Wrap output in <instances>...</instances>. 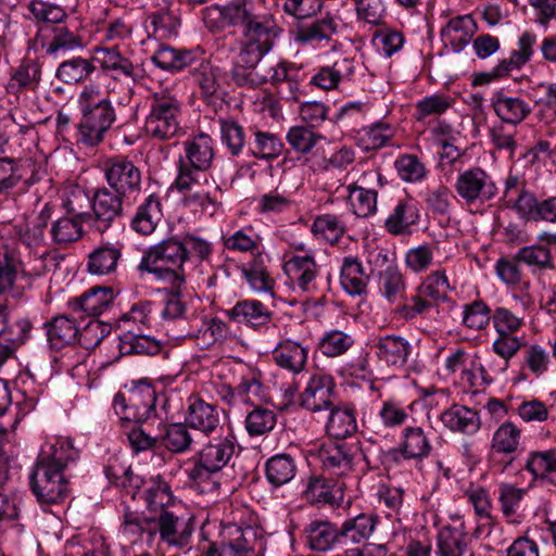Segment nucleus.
Here are the masks:
<instances>
[{
  "label": "nucleus",
  "mask_w": 556,
  "mask_h": 556,
  "mask_svg": "<svg viewBox=\"0 0 556 556\" xmlns=\"http://www.w3.org/2000/svg\"><path fill=\"white\" fill-rule=\"evenodd\" d=\"M354 343L353 338L341 330H330L319 339L318 349L327 357L343 355Z\"/></svg>",
  "instance_id": "nucleus-62"
},
{
  "label": "nucleus",
  "mask_w": 556,
  "mask_h": 556,
  "mask_svg": "<svg viewBox=\"0 0 556 556\" xmlns=\"http://www.w3.org/2000/svg\"><path fill=\"white\" fill-rule=\"evenodd\" d=\"M150 111L146 117L144 129L148 136L168 140L181 130V102L168 90L151 94Z\"/></svg>",
  "instance_id": "nucleus-7"
},
{
  "label": "nucleus",
  "mask_w": 556,
  "mask_h": 556,
  "mask_svg": "<svg viewBox=\"0 0 556 556\" xmlns=\"http://www.w3.org/2000/svg\"><path fill=\"white\" fill-rule=\"evenodd\" d=\"M296 469L294 457L288 453L276 454L264 465L265 478L275 488L289 483L295 477Z\"/></svg>",
  "instance_id": "nucleus-40"
},
{
  "label": "nucleus",
  "mask_w": 556,
  "mask_h": 556,
  "mask_svg": "<svg viewBox=\"0 0 556 556\" xmlns=\"http://www.w3.org/2000/svg\"><path fill=\"white\" fill-rule=\"evenodd\" d=\"M29 483L40 505L60 504L70 494L65 472L37 462L33 468Z\"/></svg>",
  "instance_id": "nucleus-12"
},
{
  "label": "nucleus",
  "mask_w": 556,
  "mask_h": 556,
  "mask_svg": "<svg viewBox=\"0 0 556 556\" xmlns=\"http://www.w3.org/2000/svg\"><path fill=\"white\" fill-rule=\"evenodd\" d=\"M283 149L282 141L274 134L256 130L254 140L250 143V150L255 157L275 159L280 155Z\"/></svg>",
  "instance_id": "nucleus-61"
},
{
  "label": "nucleus",
  "mask_w": 556,
  "mask_h": 556,
  "mask_svg": "<svg viewBox=\"0 0 556 556\" xmlns=\"http://www.w3.org/2000/svg\"><path fill=\"white\" fill-rule=\"evenodd\" d=\"M187 421L172 422L159 429L160 445L175 454H182L191 450L193 438Z\"/></svg>",
  "instance_id": "nucleus-44"
},
{
  "label": "nucleus",
  "mask_w": 556,
  "mask_h": 556,
  "mask_svg": "<svg viewBox=\"0 0 556 556\" xmlns=\"http://www.w3.org/2000/svg\"><path fill=\"white\" fill-rule=\"evenodd\" d=\"M454 189L467 204L488 202L497 193V187L491 175L478 166L459 173Z\"/></svg>",
  "instance_id": "nucleus-15"
},
{
  "label": "nucleus",
  "mask_w": 556,
  "mask_h": 556,
  "mask_svg": "<svg viewBox=\"0 0 556 556\" xmlns=\"http://www.w3.org/2000/svg\"><path fill=\"white\" fill-rule=\"evenodd\" d=\"M517 260L526 265L534 277L556 270V261L548 245L534 243L517 251Z\"/></svg>",
  "instance_id": "nucleus-27"
},
{
  "label": "nucleus",
  "mask_w": 556,
  "mask_h": 556,
  "mask_svg": "<svg viewBox=\"0 0 556 556\" xmlns=\"http://www.w3.org/2000/svg\"><path fill=\"white\" fill-rule=\"evenodd\" d=\"M392 138V129L389 124L378 122L369 127H364L357 137V144L364 151L378 150L389 143Z\"/></svg>",
  "instance_id": "nucleus-53"
},
{
  "label": "nucleus",
  "mask_w": 556,
  "mask_h": 556,
  "mask_svg": "<svg viewBox=\"0 0 556 556\" xmlns=\"http://www.w3.org/2000/svg\"><path fill=\"white\" fill-rule=\"evenodd\" d=\"M186 262L187 252L182 237L174 236L151 247L138 268L152 274L159 280L169 282L174 289H179L185 283Z\"/></svg>",
  "instance_id": "nucleus-3"
},
{
  "label": "nucleus",
  "mask_w": 556,
  "mask_h": 556,
  "mask_svg": "<svg viewBox=\"0 0 556 556\" xmlns=\"http://www.w3.org/2000/svg\"><path fill=\"white\" fill-rule=\"evenodd\" d=\"M242 275L254 291L273 294L274 280L263 264L262 255L254 256L249 264L244 265Z\"/></svg>",
  "instance_id": "nucleus-54"
},
{
  "label": "nucleus",
  "mask_w": 556,
  "mask_h": 556,
  "mask_svg": "<svg viewBox=\"0 0 556 556\" xmlns=\"http://www.w3.org/2000/svg\"><path fill=\"white\" fill-rule=\"evenodd\" d=\"M378 359L389 367L403 369L413 354L412 343L402 336L387 334L375 343Z\"/></svg>",
  "instance_id": "nucleus-19"
},
{
  "label": "nucleus",
  "mask_w": 556,
  "mask_h": 556,
  "mask_svg": "<svg viewBox=\"0 0 556 556\" xmlns=\"http://www.w3.org/2000/svg\"><path fill=\"white\" fill-rule=\"evenodd\" d=\"M96 66L91 60L74 56L63 60L55 71V78L65 85H77L88 80Z\"/></svg>",
  "instance_id": "nucleus-43"
},
{
  "label": "nucleus",
  "mask_w": 556,
  "mask_h": 556,
  "mask_svg": "<svg viewBox=\"0 0 556 556\" xmlns=\"http://www.w3.org/2000/svg\"><path fill=\"white\" fill-rule=\"evenodd\" d=\"M382 186V175L374 169L364 172L355 181L349 184L345 188L351 212L359 218L375 215L378 188Z\"/></svg>",
  "instance_id": "nucleus-13"
},
{
  "label": "nucleus",
  "mask_w": 556,
  "mask_h": 556,
  "mask_svg": "<svg viewBox=\"0 0 556 556\" xmlns=\"http://www.w3.org/2000/svg\"><path fill=\"white\" fill-rule=\"evenodd\" d=\"M81 119L77 125V143L96 147L116 119V113L108 97L94 86H86L79 94Z\"/></svg>",
  "instance_id": "nucleus-1"
},
{
  "label": "nucleus",
  "mask_w": 556,
  "mask_h": 556,
  "mask_svg": "<svg viewBox=\"0 0 556 556\" xmlns=\"http://www.w3.org/2000/svg\"><path fill=\"white\" fill-rule=\"evenodd\" d=\"M453 105V100L444 94H431L416 102L415 118L417 122H426L430 116H441Z\"/></svg>",
  "instance_id": "nucleus-59"
},
{
  "label": "nucleus",
  "mask_w": 556,
  "mask_h": 556,
  "mask_svg": "<svg viewBox=\"0 0 556 556\" xmlns=\"http://www.w3.org/2000/svg\"><path fill=\"white\" fill-rule=\"evenodd\" d=\"M306 544L316 552L332 549L341 539L339 529L329 521L314 520L305 528Z\"/></svg>",
  "instance_id": "nucleus-38"
},
{
  "label": "nucleus",
  "mask_w": 556,
  "mask_h": 556,
  "mask_svg": "<svg viewBox=\"0 0 556 556\" xmlns=\"http://www.w3.org/2000/svg\"><path fill=\"white\" fill-rule=\"evenodd\" d=\"M41 81V64L35 59H24L12 73L7 91L11 94L35 91Z\"/></svg>",
  "instance_id": "nucleus-33"
},
{
  "label": "nucleus",
  "mask_w": 556,
  "mask_h": 556,
  "mask_svg": "<svg viewBox=\"0 0 556 556\" xmlns=\"http://www.w3.org/2000/svg\"><path fill=\"white\" fill-rule=\"evenodd\" d=\"M342 488L323 477H311L303 492L304 498L311 504L334 505L342 497Z\"/></svg>",
  "instance_id": "nucleus-47"
},
{
  "label": "nucleus",
  "mask_w": 556,
  "mask_h": 556,
  "mask_svg": "<svg viewBox=\"0 0 556 556\" xmlns=\"http://www.w3.org/2000/svg\"><path fill=\"white\" fill-rule=\"evenodd\" d=\"M31 324L26 318H20L11 323L7 305H0V337L4 336L7 341L14 344H22L27 339Z\"/></svg>",
  "instance_id": "nucleus-55"
},
{
  "label": "nucleus",
  "mask_w": 556,
  "mask_h": 556,
  "mask_svg": "<svg viewBox=\"0 0 556 556\" xmlns=\"http://www.w3.org/2000/svg\"><path fill=\"white\" fill-rule=\"evenodd\" d=\"M378 523V517L374 514H359L343 521L339 532L341 539L353 544H359L368 540Z\"/></svg>",
  "instance_id": "nucleus-46"
},
{
  "label": "nucleus",
  "mask_w": 556,
  "mask_h": 556,
  "mask_svg": "<svg viewBox=\"0 0 556 556\" xmlns=\"http://www.w3.org/2000/svg\"><path fill=\"white\" fill-rule=\"evenodd\" d=\"M45 326L47 328L48 341L52 349L61 350L77 342L79 326L75 317L60 315Z\"/></svg>",
  "instance_id": "nucleus-34"
},
{
  "label": "nucleus",
  "mask_w": 556,
  "mask_h": 556,
  "mask_svg": "<svg viewBox=\"0 0 556 556\" xmlns=\"http://www.w3.org/2000/svg\"><path fill=\"white\" fill-rule=\"evenodd\" d=\"M521 430L511 421H505L494 431L491 450L496 454L514 455L521 446Z\"/></svg>",
  "instance_id": "nucleus-49"
},
{
  "label": "nucleus",
  "mask_w": 556,
  "mask_h": 556,
  "mask_svg": "<svg viewBox=\"0 0 556 556\" xmlns=\"http://www.w3.org/2000/svg\"><path fill=\"white\" fill-rule=\"evenodd\" d=\"M229 320L244 324L253 329L267 326L273 318V312L258 300H242L225 312Z\"/></svg>",
  "instance_id": "nucleus-20"
},
{
  "label": "nucleus",
  "mask_w": 556,
  "mask_h": 556,
  "mask_svg": "<svg viewBox=\"0 0 556 556\" xmlns=\"http://www.w3.org/2000/svg\"><path fill=\"white\" fill-rule=\"evenodd\" d=\"M528 493L525 488H519L509 482H501L497 486V501L504 518L508 522L518 523L521 518L522 503Z\"/></svg>",
  "instance_id": "nucleus-37"
},
{
  "label": "nucleus",
  "mask_w": 556,
  "mask_h": 556,
  "mask_svg": "<svg viewBox=\"0 0 556 556\" xmlns=\"http://www.w3.org/2000/svg\"><path fill=\"white\" fill-rule=\"evenodd\" d=\"M245 429L251 437H260L269 433L277 424V415L274 410L255 406L245 417Z\"/></svg>",
  "instance_id": "nucleus-57"
},
{
  "label": "nucleus",
  "mask_w": 556,
  "mask_h": 556,
  "mask_svg": "<svg viewBox=\"0 0 556 556\" xmlns=\"http://www.w3.org/2000/svg\"><path fill=\"white\" fill-rule=\"evenodd\" d=\"M226 23L228 26L242 27L241 43L276 42L281 29L273 15L263 12L254 0H233L226 4Z\"/></svg>",
  "instance_id": "nucleus-2"
},
{
  "label": "nucleus",
  "mask_w": 556,
  "mask_h": 556,
  "mask_svg": "<svg viewBox=\"0 0 556 556\" xmlns=\"http://www.w3.org/2000/svg\"><path fill=\"white\" fill-rule=\"evenodd\" d=\"M345 231V222L334 214H323L315 218L312 232L330 243L338 242Z\"/></svg>",
  "instance_id": "nucleus-58"
},
{
  "label": "nucleus",
  "mask_w": 556,
  "mask_h": 556,
  "mask_svg": "<svg viewBox=\"0 0 556 556\" xmlns=\"http://www.w3.org/2000/svg\"><path fill=\"white\" fill-rule=\"evenodd\" d=\"M152 426L150 421L139 422L126 432L134 453L151 451L160 444L159 428L155 430Z\"/></svg>",
  "instance_id": "nucleus-51"
},
{
  "label": "nucleus",
  "mask_w": 556,
  "mask_h": 556,
  "mask_svg": "<svg viewBox=\"0 0 556 556\" xmlns=\"http://www.w3.org/2000/svg\"><path fill=\"white\" fill-rule=\"evenodd\" d=\"M52 217V206L47 203L39 214L16 225L18 240L27 248H38L45 243V230Z\"/></svg>",
  "instance_id": "nucleus-35"
},
{
  "label": "nucleus",
  "mask_w": 556,
  "mask_h": 556,
  "mask_svg": "<svg viewBox=\"0 0 556 556\" xmlns=\"http://www.w3.org/2000/svg\"><path fill=\"white\" fill-rule=\"evenodd\" d=\"M336 401L334 380L331 376L324 374L313 375L300 397L301 406L312 413L328 410Z\"/></svg>",
  "instance_id": "nucleus-17"
},
{
  "label": "nucleus",
  "mask_w": 556,
  "mask_h": 556,
  "mask_svg": "<svg viewBox=\"0 0 556 556\" xmlns=\"http://www.w3.org/2000/svg\"><path fill=\"white\" fill-rule=\"evenodd\" d=\"M222 535V541L210 544L205 556H264L266 538L258 528L227 525Z\"/></svg>",
  "instance_id": "nucleus-8"
},
{
  "label": "nucleus",
  "mask_w": 556,
  "mask_h": 556,
  "mask_svg": "<svg viewBox=\"0 0 556 556\" xmlns=\"http://www.w3.org/2000/svg\"><path fill=\"white\" fill-rule=\"evenodd\" d=\"M193 530L190 519L177 515L174 510H162L159 515H153L150 536L159 533L161 541L168 546L185 548L190 543Z\"/></svg>",
  "instance_id": "nucleus-16"
},
{
  "label": "nucleus",
  "mask_w": 556,
  "mask_h": 556,
  "mask_svg": "<svg viewBox=\"0 0 556 556\" xmlns=\"http://www.w3.org/2000/svg\"><path fill=\"white\" fill-rule=\"evenodd\" d=\"M185 420L191 429L200 431L206 437L217 432L218 430H223L217 406L207 403L200 397L189 399Z\"/></svg>",
  "instance_id": "nucleus-18"
},
{
  "label": "nucleus",
  "mask_w": 556,
  "mask_h": 556,
  "mask_svg": "<svg viewBox=\"0 0 556 556\" xmlns=\"http://www.w3.org/2000/svg\"><path fill=\"white\" fill-rule=\"evenodd\" d=\"M431 443L420 427H406L402 432V441L397 448L390 451V454L397 459L401 454L404 459L422 460L430 455Z\"/></svg>",
  "instance_id": "nucleus-25"
},
{
  "label": "nucleus",
  "mask_w": 556,
  "mask_h": 556,
  "mask_svg": "<svg viewBox=\"0 0 556 556\" xmlns=\"http://www.w3.org/2000/svg\"><path fill=\"white\" fill-rule=\"evenodd\" d=\"M52 34L50 41L42 45L48 56L64 59L68 53L83 50L85 47L83 37L67 26H55Z\"/></svg>",
  "instance_id": "nucleus-32"
},
{
  "label": "nucleus",
  "mask_w": 556,
  "mask_h": 556,
  "mask_svg": "<svg viewBox=\"0 0 556 556\" xmlns=\"http://www.w3.org/2000/svg\"><path fill=\"white\" fill-rule=\"evenodd\" d=\"M193 77L198 84L201 94L205 98L214 96L219 84L217 80V68L213 67L208 62L204 61L198 53V62L193 64Z\"/></svg>",
  "instance_id": "nucleus-60"
},
{
  "label": "nucleus",
  "mask_w": 556,
  "mask_h": 556,
  "mask_svg": "<svg viewBox=\"0 0 556 556\" xmlns=\"http://www.w3.org/2000/svg\"><path fill=\"white\" fill-rule=\"evenodd\" d=\"M143 498L150 515H159L162 510H172L174 503L170 486L161 479L152 480L143 490Z\"/></svg>",
  "instance_id": "nucleus-50"
},
{
  "label": "nucleus",
  "mask_w": 556,
  "mask_h": 556,
  "mask_svg": "<svg viewBox=\"0 0 556 556\" xmlns=\"http://www.w3.org/2000/svg\"><path fill=\"white\" fill-rule=\"evenodd\" d=\"M275 46V42L241 43L230 70L231 81L240 88L256 89L268 83V75L260 68V63Z\"/></svg>",
  "instance_id": "nucleus-9"
},
{
  "label": "nucleus",
  "mask_w": 556,
  "mask_h": 556,
  "mask_svg": "<svg viewBox=\"0 0 556 556\" xmlns=\"http://www.w3.org/2000/svg\"><path fill=\"white\" fill-rule=\"evenodd\" d=\"M121 243L103 244L89 255L88 269L94 275H108L115 271L122 256Z\"/></svg>",
  "instance_id": "nucleus-48"
},
{
  "label": "nucleus",
  "mask_w": 556,
  "mask_h": 556,
  "mask_svg": "<svg viewBox=\"0 0 556 556\" xmlns=\"http://www.w3.org/2000/svg\"><path fill=\"white\" fill-rule=\"evenodd\" d=\"M495 114L503 123L518 125L531 113V106L519 97L507 96L504 91H496L491 99Z\"/></svg>",
  "instance_id": "nucleus-28"
},
{
  "label": "nucleus",
  "mask_w": 556,
  "mask_h": 556,
  "mask_svg": "<svg viewBox=\"0 0 556 556\" xmlns=\"http://www.w3.org/2000/svg\"><path fill=\"white\" fill-rule=\"evenodd\" d=\"M261 241L262 238L252 227H245L225 238L224 245L230 251L250 252L254 257L258 254L262 255L260 251Z\"/></svg>",
  "instance_id": "nucleus-56"
},
{
  "label": "nucleus",
  "mask_w": 556,
  "mask_h": 556,
  "mask_svg": "<svg viewBox=\"0 0 556 556\" xmlns=\"http://www.w3.org/2000/svg\"><path fill=\"white\" fill-rule=\"evenodd\" d=\"M130 202L112 189L98 188L92 197V216L90 227L100 233H104L112 227L122 226L124 203Z\"/></svg>",
  "instance_id": "nucleus-14"
},
{
  "label": "nucleus",
  "mask_w": 556,
  "mask_h": 556,
  "mask_svg": "<svg viewBox=\"0 0 556 556\" xmlns=\"http://www.w3.org/2000/svg\"><path fill=\"white\" fill-rule=\"evenodd\" d=\"M151 60L163 71L179 72L195 64L198 62V53L162 45L153 53Z\"/></svg>",
  "instance_id": "nucleus-41"
},
{
  "label": "nucleus",
  "mask_w": 556,
  "mask_h": 556,
  "mask_svg": "<svg viewBox=\"0 0 556 556\" xmlns=\"http://www.w3.org/2000/svg\"><path fill=\"white\" fill-rule=\"evenodd\" d=\"M162 217L161 198L156 193H151L138 205L130 226L138 233L150 235L155 230Z\"/></svg>",
  "instance_id": "nucleus-31"
},
{
  "label": "nucleus",
  "mask_w": 556,
  "mask_h": 556,
  "mask_svg": "<svg viewBox=\"0 0 556 556\" xmlns=\"http://www.w3.org/2000/svg\"><path fill=\"white\" fill-rule=\"evenodd\" d=\"M525 468L533 479H544L548 473L556 472V452L547 450L529 453Z\"/></svg>",
  "instance_id": "nucleus-64"
},
{
  "label": "nucleus",
  "mask_w": 556,
  "mask_h": 556,
  "mask_svg": "<svg viewBox=\"0 0 556 556\" xmlns=\"http://www.w3.org/2000/svg\"><path fill=\"white\" fill-rule=\"evenodd\" d=\"M273 356L279 367L299 374L305 368L308 349L298 342L286 340L276 346Z\"/></svg>",
  "instance_id": "nucleus-42"
},
{
  "label": "nucleus",
  "mask_w": 556,
  "mask_h": 556,
  "mask_svg": "<svg viewBox=\"0 0 556 556\" xmlns=\"http://www.w3.org/2000/svg\"><path fill=\"white\" fill-rule=\"evenodd\" d=\"M440 420L445 428L453 432L472 434L480 429L478 412L459 404H454L443 410Z\"/></svg>",
  "instance_id": "nucleus-30"
},
{
  "label": "nucleus",
  "mask_w": 556,
  "mask_h": 556,
  "mask_svg": "<svg viewBox=\"0 0 556 556\" xmlns=\"http://www.w3.org/2000/svg\"><path fill=\"white\" fill-rule=\"evenodd\" d=\"M419 219V210L412 200H399L387 217L384 228L393 236H408Z\"/></svg>",
  "instance_id": "nucleus-23"
},
{
  "label": "nucleus",
  "mask_w": 556,
  "mask_h": 556,
  "mask_svg": "<svg viewBox=\"0 0 556 556\" xmlns=\"http://www.w3.org/2000/svg\"><path fill=\"white\" fill-rule=\"evenodd\" d=\"M236 438L227 431L211 440L198 453L195 464L188 470V477L198 484H210V490H217L220 483L215 480L236 453Z\"/></svg>",
  "instance_id": "nucleus-5"
},
{
  "label": "nucleus",
  "mask_w": 556,
  "mask_h": 556,
  "mask_svg": "<svg viewBox=\"0 0 556 556\" xmlns=\"http://www.w3.org/2000/svg\"><path fill=\"white\" fill-rule=\"evenodd\" d=\"M185 155L179 157L175 187L180 192L190 191L198 182V174L207 172L213 164L215 152L211 136L200 132L184 142Z\"/></svg>",
  "instance_id": "nucleus-6"
},
{
  "label": "nucleus",
  "mask_w": 556,
  "mask_h": 556,
  "mask_svg": "<svg viewBox=\"0 0 556 556\" xmlns=\"http://www.w3.org/2000/svg\"><path fill=\"white\" fill-rule=\"evenodd\" d=\"M114 298L111 287H93L80 296L70 300L68 307L78 317L81 313L88 316H99L112 305Z\"/></svg>",
  "instance_id": "nucleus-21"
},
{
  "label": "nucleus",
  "mask_w": 556,
  "mask_h": 556,
  "mask_svg": "<svg viewBox=\"0 0 556 556\" xmlns=\"http://www.w3.org/2000/svg\"><path fill=\"white\" fill-rule=\"evenodd\" d=\"M156 392L152 384L139 382L128 392V397L117 393L113 400L114 410L123 421L146 422L156 415Z\"/></svg>",
  "instance_id": "nucleus-11"
},
{
  "label": "nucleus",
  "mask_w": 556,
  "mask_h": 556,
  "mask_svg": "<svg viewBox=\"0 0 556 556\" xmlns=\"http://www.w3.org/2000/svg\"><path fill=\"white\" fill-rule=\"evenodd\" d=\"M369 276L362 262L355 256H345L340 270V283L350 295H362L367 291Z\"/></svg>",
  "instance_id": "nucleus-36"
},
{
  "label": "nucleus",
  "mask_w": 556,
  "mask_h": 556,
  "mask_svg": "<svg viewBox=\"0 0 556 556\" xmlns=\"http://www.w3.org/2000/svg\"><path fill=\"white\" fill-rule=\"evenodd\" d=\"M118 351L121 355H155L161 351V345L149 336L129 331L119 337Z\"/></svg>",
  "instance_id": "nucleus-52"
},
{
  "label": "nucleus",
  "mask_w": 556,
  "mask_h": 556,
  "mask_svg": "<svg viewBox=\"0 0 556 556\" xmlns=\"http://www.w3.org/2000/svg\"><path fill=\"white\" fill-rule=\"evenodd\" d=\"M338 24L334 18L327 15L308 24H300L295 28V41L302 43L330 41L337 33Z\"/></svg>",
  "instance_id": "nucleus-45"
},
{
  "label": "nucleus",
  "mask_w": 556,
  "mask_h": 556,
  "mask_svg": "<svg viewBox=\"0 0 556 556\" xmlns=\"http://www.w3.org/2000/svg\"><path fill=\"white\" fill-rule=\"evenodd\" d=\"M374 444L361 446L342 441H329L318 448V459L325 472L336 477H346L357 470L361 462L365 467L361 471L378 468L379 457H374Z\"/></svg>",
  "instance_id": "nucleus-4"
},
{
  "label": "nucleus",
  "mask_w": 556,
  "mask_h": 556,
  "mask_svg": "<svg viewBox=\"0 0 556 556\" xmlns=\"http://www.w3.org/2000/svg\"><path fill=\"white\" fill-rule=\"evenodd\" d=\"M285 270L302 291L309 292L316 289L318 266L313 254L293 255L286 262Z\"/></svg>",
  "instance_id": "nucleus-26"
},
{
  "label": "nucleus",
  "mask_w": 556,
  "mask_h": 556,
  "mask_svg": "<svg viewBox=\"0 0 556 556\" xmlns=\"http://www.w3.org/2000/svg\"><path fill=\"white\" fill-rule=\"evenodd\" d=\"M103 174L108 189L135 201L142 190V172L126 156L115 155L103 163Z\"/></svg>",
  "instance_id": "nucleus-10"
},
{
  "label": "nucleus",
  "mask_w": 556,
  "mask_h": 556,
  "mask_svg": "<svg viewBox=\"0 0 556 556\" xmlns=\"http://www.w3.org/2000/svg\"><path fill=\"white\" fill-rule=\"evenodd\" d=\"M469 538L465 522L459 518L444 526L438 533V556H465Z\"/></svg>",
  "instance_id": "nucleus-22"
},
{
  "label": "nucleus",
  "mask_w": 556,
  "mask_h": 556,
  "mask_svg": "<svg viewBox=\"0 0 556 556\" xmlns=\"http://www.w3.org/2000/svg\"><path fill=\"white\" fill-rule=\"evenodd\" d=\"M79 458V451L74 446L70 438H58L47 450H42L37 463L49 465L65 472L67 468L76 464Z\"/></svg>",
  "instance_id": "nucleus-24"
},
{
  "label": "nucleus",
  "mask_w": 556,
  "mask_h": 556,
  "mask_svg": "<svg viewBox=\"0 0 556 556\" xmlns=\"http://www.w3.org/2000/svg\"><path fill=\"white\" fill-rule=\"evenodd\" d=\"M476 29L477 25L471 15H459L451 18L441 29V38L454 52H460L469 43Z\"/></svg>",
  "instance_id": "nucleus-29"
},
{
  "label": "nucleus",
  "mask_w": 556,
  "mask_h": 556,
  "mask_svg": "<svg viewBox=\"0 0 556 556\" xmlns=\"http://www.w3.org/2000/svg\"><path fill=\"white\" fill-rule=\"evenodd\" d=\"M329 416L326 422V431L336 439H345L357 431V422L354 409L349 405L337 403L328 409Z\"/></svg>",
  "instance_id": "nucleus-39"
},
{
  "label": "nucleus",
  "mask_w": 556,
  "mask_h": 556,
  "mask_svg": "<svg viewBox=\"0 0 556 556\" xmlns=\"http://www.w3.org/2000/svg\"><path fill=\"white\" fill-rule=\"evenodd\" d=\"M379 290L390 303L395 302L403 295L405 281L396 266L390 265L381 273Z\"/></svg>",
  "instance_id": "nucleus-63"
}]
</instances>
